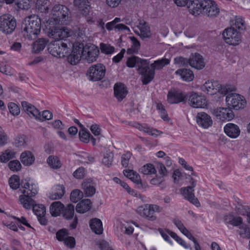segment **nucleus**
I'll use <instances>...</instances> for the list:
<instances>
[{"instance_id": "64", "label": "nucleus", "mask_w": 250, "mask_h": 250, "mask_svg": "<svg viewBox=\"0 0 250 250\" xmlns=\"http://www.w3.org/2000/svg\"><path fill=\"white\" fill-rule=\"evenodd\" d=\"M19 7L20 8L28 9L30 8L29 0H17Z\"/></svg>"}, {"instance_id": "3", "label": "nucleus", "mask_w": 250, "mask_h": 250, "mask_svg": "<svg viewBox=\"0 0 250 250\" xmlns=\"http://www.w3.org/2000/svg\"><path fill=\"white\" fill-rule=\"evenodd\" d=\"M174 61L176 63L180 64L181 66L187 67L189 65L198 70L203 69L205 66L203 57L197 53L192 54L188 59L180 57L175 58Z\"/></svg>"}, {"instance_id": "23", "label": "nucleus", "mask_w": 250, "mask_h": 250, "mask_svg": "<svg viewBox=\"0 0 250 250\" xmlns=\"http://www.w3.org/2000/svg\"><path fill=\"white\" fill-rule=\"evenodd\" d=\"M73 3L83 15L86 16L89 14L90 5L88 0H74Z\"/></svg>"}, {"instance_id": "9", "label": "nucleus", "mask_w": 250, "mask_h": 250, "mask_svg": "<svg viewBox=\"0 0 250 250\" xmlns=\"http://www.w3.org/2000/svg\"><path fill=\"white\" fill-rule=\"evenodd\" d=\"M227 95L226 102L228 107L238 110L245 106L246 101L243 96L235 93H228Z\"/></svg>"}, {"instance_id": "27", "label": "nucleus", "mask_w": 250, "mask_h": 250, "mask_svg": "<svg viewBox=\"0 0 250 250\" xmlns=\"http://www.w3.org/2000/svg\"><path fill=\"white\" fill-rule=\"evenodd\" d=\"M114 95L118 101H121L126 96L127 91L125 85L122 83H117L114 86Z\"/></svg>"}, {"instance_id": "13", "label": "nucleus", "mask_w": 250, "mask_h": 250, "mask_svg": "<svg viewBox=\"0 0 250 250\" xmlns=\"http://www.w3.org/2000/svg\"><path fill=\"white\" fill-rule=\"evenodd\" d=\"M73 35V32L67 27H62L54 28L49 29L48 32V36L56 40L61 41L62 40L70 37Z\"/></svg>"}, {"instance_id": "32", "label": "nucleus", "mask_w": 250, "mask_h": 250, "mask_svg": "<svg viewBox=\"0 0 250 250\" xmlns=\"http://www.w3.org/2000/svg\"><path fill=\"white\" fill-rule=\"evenodd\" d=\"M91 208V202L90 199H85L82 200L76 207V210L77 212L83 213L89 210Z\"/></svg>"}, {"instance_id": "57", "label": "nucleus", "mask_w": 250, "mask_h": 250, "mask_svg": "<svg viewBox=\"0 0 250 250\" xmlns=\"http://www.w3.org/2000/svg\"><path fill=\"white\" fill-rule=\"evenodd\" d=\"M85 28L84 26H82L76 27L73 32V35L78 37H80L83 39V36H85Z\"/></svg>"}, {"instance_id": "34", "label": "nucleus", "mask_w": 250, "mask_h": 250, "mask_svg": "<svg viewBox=\"0 0 250 250\" xmlns=\"http://www.w3.org/2000/svg\"><path fill=\"white\" fill-rule=\"evenodd\" d=\"M63 208V204L60 201H55L50 205V212L53 216H58L62 213Z\"/></svg>"}, {"instance_id": "7", "label": "nucleus", "mask_w": 250, "mask_h": 250, "mask_svg": "<svg viewBox=\"0 0 250 250\" xmlns=\"http://www.w3.org/2000/svg\"><path fill=\"white\" fill-rule=\"evenodd\" d=\"M186 179L190 180L189 182L191 186L182 188L181 189V193L186 200L196 207H199L200 203L198 199L195 197L193 193L194 191L193 188L196 185V181L189 175H186Z\"/></svg>"}, {"instance_id": "26", "label": "nucleus", "mask_w": 250, "mask_h": 250, "mask_svg": "<svg viewBox=\"0 0 250 250\" xmlns=\"http://www.w3.org/2000/svg\"><path fill=\"white\" fill-rule=\"evenodd\" d=\"M21 105L24 110L30 115L31 114L36 119L41 120V115L39 110L34 106L28 103L23 101L21 103Z\"/></svg>"}, {"instance_id": "56", "label": "nucleus", "mask_w": 250, "mask_h": 250, "mask_svg": "<svg viewBox=\"0 0 250 250\" xmlns=\"http://www.w3.org/2000/svg\"><path fill=\"white\" fill-rule=\"evenodd\" d=\"M157 109L159 110L161 117L164 121H167L169 120V118L164 106L161 103L157 104Z\"/></svg>"}, {"instance_id": "17", "label": "nucleus", "mask_w": 250, "mask_h": 250, "mask_svg": "<svg viewBox=\"0 0 250 250\" xmlns=\"http://www.w3.org/2000/svg\"><path fill=\"white\" fill-rule=\"evenodd\" d=\"M214 115L222 121H230L234 115L230 107H218L213 111Z\"/></svg>"}, {"instance_id": "36", "label": "nucleus", "mask_w": 250, "mask_h": 250, "mask_svg": "<svg viewBox=\"0 0 250 250\" xmlns=\"http://www.w3.org/2000/svg\"><path fill=\"white\" fill-rule=\"evenodd\" d=\"M175 74L179 75L184 81L187 82L192 81L194 77L193 72L188 69H179L175 72Z\"/></svg>"}, {"instance_id": "22", "label": "nucleus", "mask_w": 250, "mask_h": 250, "mask_svg": "<svg viewBox=\"0 0 250 250\" xmlns=\"http://www.w3.org/2000/svg\"><path fill=\"white\" fill-rule=\"evenodd\" d=\"M139 31L135 30L136 33L138 34L141 38H147L151 36L150 27L148 24L144 20H140L139 24L137 26Z\"/></svg>"}, {"instance_id": "60", "label": "nucleus", "mask_w": 250, "mask_h": 250, "mask_svg": "<svg viewBox=\"0 0 250 250\" xmlns=\"http://www.w3.org/2000/svg\"><path fill=\"white\" fill-rule=\"evenodd\" d=\"M122 20L120 18H116L112 21L109 22L106 24V28L108 30H112L115 28V24L117 22H120Z\"/></svg>"}, {"instance_id": "53", "label": "nucleus", "mask_w": 250, "mask_h": 250, "mask_svg": "<svg viewBox=\"0 0 250 250\" xmlns=\"http://www.w3.org/2000/svg\"><path fill=\"white\" fill-rule=\"evenodd\" d=\"M15 146L18 147H25L26 146V141L25 136L21 135L18 136L15 141Z\"/></svg>"}, {"instance_id": "28", "label": "nucleus", "mask_w": 250, "mask_h": 250, "mask_svg": "<svg viewBox=\"0 0 250 250\" xmlns=\"http://www.w3.org/2000/svg\"><path fill=\"white\" fill-rule=\"evenodd\" d=\"M89 227L92 231L98 235L101 234L103 232V224L100 219L94 218L89 221Z\"/></svg>"}, {"instance_id": "47", "label": "nucleus", "mask_w": 250, "mask_h": 250, "mask_svg": "<svg viewBox=\"0 0 250 250\" xmlns=\"http://www.w3.org/2000/svg\"><path fill=\"white\" fill-rule=\"evenodd\" d=\"M124 174L134 183L141 184V179L138 173H124Z\"/></svg>"}, {"instance_id": "41", "label": "nucleus", "mask_w": 250, "mask_h": 250, "mask_svg": "<svg viewBox=\"0 0 250 250\" xmlns=\"http://www.w3.org/2000/svg\"><path fill=\"white\" fill-rule=\"evenodd\" d=\"M46 44V42L43 39H40L35 42L33 45V50L35 53H38L43 50Z\"/></svg>"}, {"instance_id": "44", "label": "nucleus", "mask_w": 250, "mask_h": 250, "mask_svg": "<svg viewBox=\"0 0 250 250\" xmlns=\"http://www.w3.org/2000/svg\"><path fill=\"white\" fill-rule=\"evenodd\" d=\"M130 40L132 41V45L130 48L127 50V54H132L137 52L140 48V44L139 42L134 37H130Z\"/></svg>"}, {"instance_id": "8", "label": "nucleus", "mask_w": 250, "mask_h": 250, "mask_svg": "<svg viewBox=\"0 0 250 250\" xmlns=\"http://www.w3.org/2000/svg\"><path fill=\"white\" fill-rule=\"evenodd\" d=\"M16 27V21L10 14H6L0 17V30L6 34L12 33Z\"/></svg>"}, {"instance_id": "62", "label": "nucleus", "mask_w": 250, "mask_h": 250, "mask_svg": "<svg viewBox=\"0 0 250 250\" xmlns=\"http://www.w3.org/2000/svg\"><path fill=\"white\" fill-rule=\"evenodd\" d=\"M7 136L3 129L0 126V146H2L7 142Z\"/></svg>"}, {"instance_id": "61", "label": "nucleus", "mask_w": 250, "mask_h": 250, "mask_svg": "<svg viewBox=\"0 0 250 250\" xmlns=\"http://www.w3.org/2000/svg\"><path fill=\"white\" fill-rule=\"evenodd\" d=\"M63 242L64 244L70 248H73L75 246V240L73 237H66Z\"/></svg>"}, {"instance_id": "55", "label": "nucleus", "mask_w": 250, "mask_h": 250, "mask_svg": "<svg viewBox=\"0 0 250 250\" xmlns=\"http://www.w3.org/2000/svg\"><path fill=\"white\" fill-rule=\"evenodd\" d=\"M68 234V230L66 229H62L56 232V238L59 241H63Z\"/></svg>"}, {"instance_id": "18", "label": "nucleus", "mask_w": 250, "mask_h": 250, "mask_svg": "<svg viewBox=\"0 0 250 250\" xmlns=\"http://www.w3.org/2000/svg\"><path fill=\"white\" fill-rule=\"evenodd\" d=\"M188 104L194 108H203L207 105V102L204 97L199 96L193 92L189 96L187 95Z\"/></svg>"}, {"instance_id": "49", "label": "nucleus", "mask_w": 250, "mask_h": 250, "mask_svg": "<svg viewBox=\"0 0 250 250\" xmlns=\"http://www.w3.org/2000/svg\"><path fill=\"white\" fill-rule=\"evenodd\" d=\"M9 184L11 188L17 189L20 185V178L18 176L13 175L9 180Z\"/></svg>"}, {"instance_id": "6", "label": "nucleus", "mask_w": 250, "mask_h": 250, "mask_svg": "<svg viewBox=\"0 0 250 250\" xmlns=\"http://www.w3.org/2000/svg\"><path fill=\"white\" fill-rule=\"evenodd\" d=\"M235 87L230 85L222 86L217 81H208L206 82L203 87V90L210 95H213L217 92L226 95L229 92H231L235 90Z\"/></svg>"}, {"instance_id": "33", "label": "nucleus", "mask_w": 250, "mask_h": 250, "mask_svg": "<svg viewBox=\"0 0 250 250\" xmlns=\"http://www.w3.org/2000/svg\"><path fill=\"white\" fill-rule=\"evenodd\" d=\"M20 160L23 165L29 166L34 162L35 157L31 152L25 151L21 154Z\"/></svg>"}, {"instance_id": "4", "label": "nucleus", "mask_w": 250, "mask_h": 250, "mask_svg": "<svg viewBox=\"0 0 250 250\" xmlns=\"http://www.w3.org/2000/svg\"><path fill=\"white\" fill-rule=\"evenodd\" d=\"M71 46V43L67 44L62 41L56 40L49 43L48 50L52 56L62 58L69 53Z\"/></svg>"}, {"instance_id": "25", "label": "nucleus", "mask_w": 250, "mask_h": 250, "mask_svg": "<svg viewBox=\"0 0 250 250\" xmlns=\"http://www.w3.org/2000/svg\"><path fill=\"white\" fill-rule=\"evenodd\" d=\"M81 46H78L75 47L72 50L71 53L67 57V61L72 65H76L77 64L82 57Z\"/></svg>"}, {"instance_id": "16", "label": "nucleus", "mask_w": 250, "mask_h": 250, "mask_svg": "<svg viewBox=\"0 0 250 250\" xmlns=\"http://www.w3.org/2000/svg\"><path fill=\"white\" fill-rule=\"evenodd\" d=\"M82 57L89 63L95 61L98 56L99 50L98 47L92 44L88 47L81 46Z\"/></svg>"}, {"instance_id": "43", "label": "nucleus", "mask_w": 250, "mask_h": 250, "mask_svg": "<svg viewBox=\"0 0 250 250\" xmlns=\"http://www.w3.org/2000/svg\"><path fill=\"white\" fill-rule=\"evenodd\" d=\"M240 237L243 238L250 239V228L246 225H242L237 231Z\"/></svg>"}, {"instance_id": "37", "label": "nucleus", "mask_w": 250, "mask_h": 250, "mask_svg": "<svg viewBox=\"0 0 250 250\" xmlns=\"http://www.w3.org/2000/svg\"><path fill=\"white\" fill-rule=\"evenodd\" d=\"M170 62V60L168 59L163 58L155 61L153 63L150 64V67L154 71L155 70H160L162 69L165 66L168 64Z\"/></svg>"}, {"instance_id": "15", "label": "nucleus", "mask_w": 250, "mask_h": 250, "mask_svg": "<svg viewBox=\"0 0 250 250\" xmlns=\"http://www.w3.org/2000/svg\"><path fill=\"white\" fill-rule=\"evenodd\" d=\"M202 14L209 17H215L220 10L215 2L212 0H204Z\"/></svg>"}, {"instance_id": "40", "label": "nucleus", "mask_w": 250, "mask_h": 250, "mask_svg": "<svg viewBox=\"0 0 250 250\" xmlns=\"http://www.w3.org/2000/svg\"><path fill=\"white\" fill-rule=\"evenodd\" d=\"M16 152L10 149H7L2 152L0 156V162L6 163L10 159L15 157Z\"/></svg>"}, {"instance_id": "42", "label": "nucleus", "mask_w": 250, "mask_h": 250, "mask_svg": "<svg viewBox=\"0 0 250 250\" xmlns=\"http://www.w3.org/2000/svg\"><path fill=\"white\" fill-rule=\"evenodd\" d=\"M144 174H152L155 175V177H152V179L150 180L151 184L156 185L161 184L163 181V178L164 176H166L167 173H159L160 175H156V173H144Z\"/></svg>"}, {"instance_id": "45", "label": "nucleus", "mask_w": 250, "mask_h": 250, "mask_svg": "<svg viewBox=\"0 0 250 250\" xmlns=\"http://www.w3.org/2000/svg\"><path fill=\"white\" fill-rule=\"evenodd\" d=\"M33 211L37 217L45 215L46 208L42 204H35L32 207Z\"/></svg>"}, {"instance_id": "5", "label": "nucleus", "mask_w": 250, "mask_h": 250, "mask_svg": "<svg viewBox=\"0 0 250 250\" xmlns=\"http://www.w3.org/2000/svg\"><path fill=\"white\" fill-rule=\"evenodd\" d=\"M52 19L56 24H67L71 20L69 9L63 5H54L52 10Z\"/></svg>"}, {"instance_id": "12", "label": "nucleus", "mask_w": 250, "mask_h": 250, "mask_svg": "<svg viewBox=\"0 0 250 250\" xmlns=\"http://www.w3.org/2000/svg\"><path fill=\"white\" fill-rule=\"evenodd\" d=\"M222 36L225 42L230 45H236L241 42V34L234 27L226 29Z\"/></svg>"}, {"instance_id": "11", "label": "nucleus", "mask_w": 250, "mask_h": 250, "mask_svg": "<svg viewBox=\"0 0 250 250\" xmlns=\"http://www.w3.org/2000/svg\"><path fill=\"white\" fill-rule=\"evenodd\" d=\"M105 67L102 63L91 65L87 71V76L91 81H98L104 78L105 74Z\"/></svg>"}, {"instance_id": "14", "label": "nucleus", "mask_w": 250, "mask_h": 250, "mask_svg": "<svg viewBox=\"0 0 250 250\" xmlns=\"http://www.w3.org/2000/svg\"><path fill=\"white\" fill-rule=\"evenodd\" d=\"M137 69L138 73L142 76L141 80L143 84H147L154 79L155 71L149 67V62L147 61Z\"/></svg>"}, {"instance_id": "21", "label": "nucleus", "mask_w": 250, "mask_h": 250, "mask_svg": "<svg viewBox=\"0 0 250 250\" xmlns=\"http://www.w3.org/2000/svg\"><path fill=\"white\" fill-rule=\"evenodd\" d=\"M196 122L198 125L207 128L212 124L211 117L205 112H199L196 116Z\"/></svg>"}, {"instance_id": "2", "label": "nucleus", "mask_w": 250, "mask_h": 250, "mask_svg": "<svg viewBox=\"0 0 250 250\" xmlns=\"http://www.w3.org/2000/svg\"><path fill=\"white\" fill-rule=\"evenodd\" d=\"M23 35L29 40H34L41 31V21L37 15H31L24 20Z\"/></svg>"}, {"instance_id": "54", "label": "nucleus", "mask_w": 250, "mask_h": 250, "mask_svg": "<svg viewBox=\"0 0 250 250\" xmlns=\"http://www.w3.org/2000/svg\"><path fill=\"white\" fill-rule=\"evenodd\" d=\"M8 167L12 171H19L21 169V165L18 160H13L8 163Z\"/></svg>"}, {"instance_id": "31", "label": "nucleus", "mask_w": 250, "mask_h": 250, "mask_svg": "<svg viewBox=\"0 0 250 250\" xmlns=\"http://www.w3.org/2000/svg\"><path fill=\"white\" fill-rule=\"evenodd\" d=\"M93 181L91 179L85 180L82 184L84 194L87 197L92 196L96 192V189L93 186Z\"/></svg>"}, {"instance_id": "20", "label": "nucleus", "mask_w": 250, "mask_h": 250, "mask_svg": "<svg viewBox=\"0 0 250 250\" xmlns=\"http://www.w3.org/2000/svg\"><path fill=\"white\" fill-rule=\"evenodd\" d=\"M203 0H188L187 6L189 12L193 15H199L202 13V9L203 7Z\"/></svg>"}, {"instance_id": "19", "label": "nucleus", "mask_w": 250, "mask_h": 250, "mask_svg": "<svg viewBox=\"0 0 250 250\" xmlns=\"http://www.w3.org/2000/svg\"><path fill=\"white\" fill-rule=\"evenodd\" d=\"M167 102L170 104L185 102L187 100V95L182 91L175 89H171L167 94Z\"/></svg>"}, {"instance_id": "58", "label": "nucleus", "mask_w": 250, "mask_h": 250, "mask_svg": "<svg viewBox=\"0 0 250 250\" xmlns=\"http://www.w3.org/2000/svg\"><path fill=\"white\" fill-rule=\"evenodd\" d=\"M140 172H156L155 167L151 164H147L142 167L140 169Z\"/></svg>"}, {"instance_id": "59", "label": "nucleus", "mask_w": 250, "mask_h": 250, "mask_svg": "<svg viewBox=\"0 0 250 250\" xmlns=\"http://www.w3.org/2000/svg\"><path fill=\"white\" fill-rule=\"evenodd\" d=\"M235 26L236 28L239 29L240 31H243L245 29V22L244 20L239 18L236 19L235 22Z\"/></svg>"}, {"instance_id": "46", "label": "nucleus", "mask_w": 250, "mask_h": 250, "mask_svg": "<svg viewBox=\"0 0 250 250\" xmlns=\"http://www.w3.org/2000/svg\"><path fill=\"white\" fill-rule=\"evenodd\" d=\"M113 157L114 154L112 152L106 151L104 156L102 163L107 167H109L112 165Z\"/></svg>"}, {"instance_id": "1", "label": "nucleus", "mask_w": 250, "mask_h": 250, "mask_svg": "<svg viewBox=\"0 0 250 250\" xmlns=\"http://www.w3.org/2000/svg\"><path fill=\"white\" fill-rule=\"evenodd\" d=\"M21 185L24 189H21L23 195L20 196V201L25 208L30 209L35 204V201L32 197L38 193L37 186L30 183V180L27 179L22 180Z\"/></svg>"}, {"instance_id": "50", "label": "nucleus", "mask_w": 250, "mask_h": 250, "mask_svg": "<svg viewBox=\"0 0 250 250\" xmlns=\"http://www.w3.org/2000/svg\"><path fill=\"white\" fill-rule=\"evenodd\" d=\"M80 139L81 141L87 143L89 141L91 134L85 128H82L79 133Z\"/></svg>"}, {"instance_id": "51", "label": "nucleus", "mask_w": 250, "mask_h": 250, "mask_svg": "<svg viewBox=\"0 0 250 250\" xmlns=\"http://www.w3.org/2000/svg\"><path fill=\"white\" fill-rule=\"evenodd\" d=\"M101 52L106 54H111L114 52L115 48L113 46L108 44L102 43L100 44Z\"/></svg>"}, {"instance_id": "48", "label": "nucleus", "mask_w": 250, "mask_h": 250, "mask_svg": "<svg viewBox=\"0 0 250 250\" xmlns=\"http://www.w3.org/2000/svg\"><path fill=\"white\" fill-rule=\"evenodd\" d=\"M83 196V192L79 189L73 190L70 196V200L74 202L77 203L81 199Z\"/></svg>"}, {"instance_id": "38", "label": "nucleus", "mask_w": 250, "mask_h": 250, "mask_svg": "<svg viewBox=\"0 0 250 250\" xmlns=\"http://www.w3.org/2000/svg\"><path fill=\"white\" fill-rule=\"evenodd\" d=\"M74 206L72 204H68L66 207H64L62 214L63 216L67 220L72 219L74 214Z\"/></svg>"}, {"instance_id": "24", "label": "nucleus", "mask_w": 250, "mask_h": 250, "mask_svg": "<svg viewBox=\"0 0 250 250\" xmlns=\"http://www.w3.org/2000/svg\"><path fill=\"white\" fill-rule=\"evenodd\" d=\"M65 192V188L62 185H57L52 188L49 193L48 197L51 200H58L61 199Z\"/></svg>"}, {"instance_id": "30", "label": "nucleus", "mask_w": 250, "mask_h": 250, "mask_svg": "<svg viewBox=\"0 0 250 250\" xmlns=\"http://www.w3.org/2000/svg\"><path fill=\"white\" fill-rule=\"evenodd\" d=\"M131 125L139 129V130L144 131L145 133H147L151 136H157L158 135L159 133H160V131L155 129H153L146 125H143L138 123L134 122Z\"/></svg>"}, {"instance_id": "10", "label": "nucleus", "mask_w": 250, "mask_h": 250, "mask_svg": "<svg viewBox=\"0 0 250 250\" xmlns=\"http://www.w3.org/2000/svg\"><path fill=\"white\" fill-rule=\"evenodd\" d=\"M162 208L157 205L145 204L137 208V212L141 216L153 221L156 219V216L154 215V212H160Z\"/></svg>"}, {"instance_id": "29", "label": "nucleus", "mask_w": 250, "mask_h": 250, "mask_svg": "<svg viewBox=\"0 0 250 250\" xmlns=\"http://www.w3.org/2000/svg\"><path fill=\"white\" fill-rule=\"evenodd\" d=\"M224 131L228 136L232 138H237L240 133L239 127L231 123L226 125L224 127Z\"/></svg>"}, {"instance_id": "35", "label": "nucleus", "mask_w": 250, "mask_h": 250, "mask_svg": "<svg viewBox=\"0 0 250 250\" xmlns=\"http://www.w3.org/2000/svg\"><path fill=\"white\" fill-rule=\"evenodd\" d=\"M146 60L142 59L136 56H132L128 58L126 61V65L128 67H134L135 65L138 66L137 69L141 67V66L143 65L146 61Z\"/></svg>"}, {"instance_id": "52", "label": "nucleus", "mask_w": 250, "mask_h": 250, "mask_svg": "<svg viewBox=\"0 0 250 250\" xmlns=\"http://www.w3.org/2000/svg\"><path fill=\"white\" fill-rule=\"evenodd\" d=\"M8 108L10 113L14 116H17L20 113L19 107L14 103H9L8 105Z\"/></svg>"}, {"instance_id": "39", "label": "nucleus", "mask_w": 250, "mask_h": 250, "mask_svg": "<svg viewBox=\"0 0 250 250\" xmlns=\"http://www.w3.org/2000/svg\"><path fill=\"white\" fill-rule=\"evenodd\" d=\"M48 165L54 169H58L62 166V164L59 158L57 156L51 155L47 159Z\"/></svg>"}, {"instance_id": "63", "label": "nucleus", "mask_w": 250, "mask_h": 250, "mask_svg": "<svg viewBox=\"0 0 250 250\" xmlns=\"http://www.w3.org/2000/svg\"><path fill=\"white\" fill-rule=\"evenodd\" d=\"M131 157V154L127 152L122 155V165L125 167H126L128 165V163Z\"/></svg>"}]
</instances>
